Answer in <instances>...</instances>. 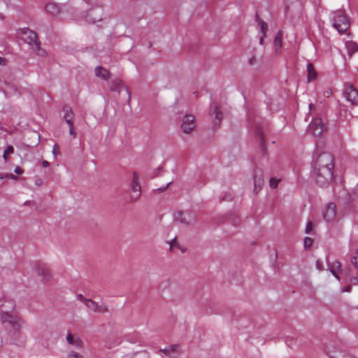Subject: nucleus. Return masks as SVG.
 I'll return each instance as SVG.
<instances>
[{"instance_id":"nucleus-39","label":"nucleus","mask_w":358,"mask_h":358,"mask_svg":"<svg viewBox=\"0 0 358 358\" xmlns=\"http://www.w3.org/2000/svg\"><path fill=\"white\" fill-rule=\"evenodd\" d=\"M77 299L80 300L81 302H83L85 305L86 303V301L89 300V299L85 298L83 294H79L77 295Z\"/></svg>"},{"instance_id":"nucleus-15","label":"nucleus","mask_w":358,"mask_h":358,"mask_svg":"<svg viewBox=\"0 0 358 358\" xmlns=\"http://www.w3.org/2000/svg\"><path fill=\"white\" fill-rule=\"evenodd\" d=\"M255 132L257 138L259 140L260 147L262 150L264 149V126L261 124L257 123L255 126Z\"/></svg>"},{"instance_id":"nucleus-28","label":"nucleus","mask_w":358,"mask_h":358,"mask_svg":"<svg viewBox=\"0 0 358 358\" xmlns=\"http://www.w3.org/2000/svg\"><path fill=\"white\" fill-rule=\"evenodd\" d=\"M40 45L41 43L38 42V43H36V45L32 48L36 52L37 55L40 57H45L47 55V52L43 48H41Z\"/></svg>"},{"instance_id":"nucleus-33","label":"nucleus","mask_w":358,"mask_h":358,"mask_svg":"<svg viewBox=\"0 0 358 358\" xmlns=\"http://www.w3.org/2000/svg\"><path fill=\"white\" fill-rule=\"evenodd\" d=\"M279 182H280V180H276L273 178H271L270 179V185L273 188H276Z\"/></svg>"},{"instance_id":"nucleus-27","label":"nucleus","mask_w":358,"mask_h":358,"mask_svg":"<svg viewBox=\"0 0 358 358\" xmlns=\"http://www.w3.org/2000/svg\"><path fill=\"white\" fill-rule=\"evenodd\" d=\"M256 17H257V20L258 21L259 26L260 27L262 34H263V36H266V31L268 29L267 23L266 22H264V20H261L257 14L256 15Z\"/></svg>"},{"instance_id":"nucleus-24","label":"nucleus","mask_w":358,"mask_h":358,"mask_svg":"<svg viewBox=\"0 0 358 358\" xmlns=\"http://www.w3.org/2000/svg\"><path fill=\"white\" fill-rule=\"evenodd\" d=\"M186 215L189 217L190 215L182 212H179L175 215V220L176 221L180 222L181 223L189 224L190 221L187 219Z\"/></svg>"},{"instance_id":"nucleus-11","label":"nucleus","mask_w":358,"mask_h":358,"mask_svg":"<svg viewBox=\"0 0 358 358\" xmlns=\"http://www.w3.org/2000/svg\"><path fill=\"white\" fill-rule=\"evenodd\" d=\"M22 40L25 43L31 45L32 48L36 45V43L40 42L38 39L37 34L29 29H24L22 31Z\"/></svg>"},{"instance_id":"nucleus-37","label":"nucleus","mask_w":358,"mask_h":358,"mask_svg":"<svg viewBox=\"0 0 358 358\" xmlns=\"http://www.w3.org/2000/svg\"><path fill=\"white\" fill-rule=\"evenodd\" d=\"M68 125L69 126V134L75 138L76 136V133L73 129V122L68 124Z\"/></svg>"},{"instance_id":"nucleus-25","label":"nucleus","mask_w":358,"mask_h":358,"mask_svg":"<svg viewBox=\"0 0 358 358\" xmlns=\"http://www.w3.org/2000/svg\"><path fill=\"white\" fill-rule=\"evenodd\" d=\"M345 46L348 52V55L351 56L353 53L358 50V45L353 41H348L345 43Z\"/></svg>"},{"instance_id":"nucleus-8","label":"nucleus","mask_w":358,"mask_h":358,"mask_svg":"<svg viewBox=\"0 0 358 358\" xmlns=\"http://www.w3.org/2000/svg\"><path fill=\"white\" fill-rule=\"evenodd\" d=\"M324 129V124H323L321 117H315L313 119L312 122L309 124V130L313 136L321 135Z\"/></svg>"},{"instance_id":"nucleus-50","label":"nucleus","mask_w":358,"mask_h":358,"mask_svg":"<svg viewBox=\"0 0 358 358\" xmlns=\"http://www.w3.org/2000/svg\"><path fill=\"white\" fill-rule=\"evenodd\" d=\"M265 37H266V36H263V34H262V36H260V38H259V43H260L261 45H263V43H264V38H265Z\"/></svg>"},{"instance_id":"nucleus-53","label":"nucleus","mask_w":358,"mask_h":358,"mask_svg":"<svg viewBox=\"0 0 358 358\" xmlns=\"http://www.w3.org/2000/svg\"><path fill=\"white\" fill-rule=\"evenodd\" d=\"M343 291L344 292H350V286L345 287Z\"/></svg>"},{"instance_id":"nucleus-17","label":"nucleus","mask_w":358,"mask_h":358,"mask_svg":"<svg viewBox=\"0 0 358 358\" xmlns=\"http://www.w3.org/2000/svg\"><path fill=\"white\" fill-rule=\"evenodd\" d=\"M121 343L120 338L113 336L107 338L105 342V347L108 349H112Z\"/></svg>"},{"instance_id":"nucleus-42","label":"nucleus","mask_w":358,"mask_h":358,"mask_svg":"<svg viewBox=\"0 0 358 358\" xmlns=\"http://www.w3.org/2000/svg\"><path fill=\"white\" fill-rule=\"evenodd\" d=\"M5 177L8 179H12L15 180H17V177L13 173H8L6 175Z\"/></svg>"},{"instance_id":"nucleus-18","label":"nucleus","mask_w":358,"mask_h":358,"mask_svg":"<svg viewBox=\"0 0 358 358\" xmlns=\"http://www.w3.org/2000/svg\"><path fill=\"white\" fill-rule=\"evenodd\" d=\"M45 10L52 16H57L60 13L59 7L55 3H47L45 6Z\"/></svg>"},{"instance_id":"nucleus-1","label":"nucleus","mask_w":358,"mask_h":358,"mask_svg":"<svg viewBox=\"0 0 358 358\" xmlns=\"http://www.w3.org/2000/svg\"><path fill=\"white\" fill-rule=\"evenodd\" d=\"M312 176L320 187L328 186L333 179L334 158L331 153L322 152L313 161Z\"/></svg>"},{"instance_id":"nucleus-21","label":"nucleus","mask_w":358,"mask_h":358,"mask_svg":"<svg viewBox=\"0 0 358 358\" xmlns=\"http://www.w3.org/2000/svg\"><path fill=\"white\" fill-rule=\"evenodd\" d=\"M307 72H308V82H311L316 79L317 73L314 69L313 65L311 63L307 64Z\"/></svg>"},{"instance_id":"nucleus-56","label":"nucleus","mask_w":358,"mask_h":358,"mask_svg":"<svg viewBox=\"0 0 358 358\" xmlns=\"http://www.w3.org/2000/svg\"><path fill=\"white\" fill-rule=\"evenodd\" d=\"M288 0H285V9L287 10L289 9V6L287 5Z\"/></svg>"},{"instance_id":"nucleus-51","label":"nucleus","mask_w":358,"mask_h":358,"mask_svg":"<svg viewBox=\"0 0 358 358\" xmlns=\"http://www.w3.org/2000/svg\"><path fill=\"white\" fill-rule=\"evenodd\" d=\"M86 2L88 3V4H92L94 3H96V0H87Z\"/></svg>"},{"instance_id":"nucleus-31","label":"nucleus","mask_w":358,"mask_h":358,"mask_svg":"<svg viewBox=\"0 0 358 358\" xmlns=\"http://www.w3.org/2000/svg\"><path fill=\"white\" fill-rule=\"evenodd\" d=\"M313 239L311 238H309V237H306L304 238V247L306 249L310 248L312 244H313Z\"/></svg>"},{"instance_id":"nucleus-5","label":"nucleus","mask_w":358,"mask_h":358,"mask_svg":"<svg viewBox=\"0 0 358 358\" xmlns=\"http://www.w3.org/2000/svg\"><path fill=\"white\" fill-rule=\"evenodd\" d=\"M343 94L352 105L358 106V90L352 84L345 85Z\"/></svg>"},{"instance_id":"nucleus-3","label":"nucleus","mask_w":358,"mask_h":358,"mask_svg":"<svg viewBox=\"0 0 358 358\" xmlns=\"http://www.w3.org/2000/svg\"><path fill=\"white\" fill-rule=\"evenodd\" d=\"M1 319L3 323H8L12 329H21L24 324V321L16 315H11L8 311L2 310L1 313Z\"/></svg>"},{"instance_id":"nucleus-23","label":"nucleus","mask_w":358,"mask_h":358,"mask_svg":"<svg viewBox=\"0 0 358 358\" xmlns=\"http://www.w3.org/2000/svg\"><path fill=\"white\" fill-rule=\"evenodd\" d=\"M37 273L43 277L42 280L43 282H47L51 277L50 271L43 267L37 268Z\"/></svg>"},{"instance_id":"nucleus-7","label":"nucleus","mask_w":358,"mask_h":358,"mask_svg":"<svg viewBox=\"0 0 358 358\" xmlns=\"http://www.w3.org/2000/svg\"><path fill=\"white\" fill-rule=\"evenodd\" d=\"M180 127L184 133L187 134L192 133L196 127L195 117L191 114L185 115Z\"/></svg>"},{"instance_id":"nucleus-9","label":"nucleus","mask_w":358,"mask_h":358,"mask_svg":"<svg viewBox=\"0 0 358 358\" xmlns=\"http://www.w3.org/2000/svg\"><path fill=\"white\" fill-rule=\"evenodd\" d=\"M131 189L132 192L131 193V201H136L141 196V185L138 182V176L136 173H134L133 181L131 184Z\"/></svg>"},{"instance_id":"nucleus-41","label":"nucleus","mask_w":358,"mask_h":358,"mask_svg":"<svg viewBox=\"0 0 358 358\" xmlns=\"http://www.w3.org/2000/svg\"><path fill=\"white\" fill-rule=\"evenodd\" d=\"M316 268L320 271L323 270V264L320 260L316 262Z\"/></svg>"},{"instance_id":"nucleus-48","label":"nucleus","mask_w":358,"mask_h":358,"mask_svg":"<svg viewBox=\"0 0 358 358\" xmlns=\"http://www.w3.org/2000/svg\"><path fill=\"white\" fill-rule=\"evenodd\" d=\"M42 165L44 167H48L50 166V163L48 161H46V160H43L42 162Z\"/></svg>"},{"instance_id":"nucleus-54","label":"nucleus","mask_w":358,"mask_h":358,"mask_svg":"<svg viewBox=\"0 0 358 358\" xmlns=\"http://www.w3.org/2000/svg\"><path fill=\"white\" fill-rule=\"evenodd\" d=\"M9 303H10L11 306H10V309L11 310H13L15 308V305H14V303L13 301H9Z\"/></svg>"},{"instance_id":"nucleus-49","label":"nucleus","mask_w":358,"mask_h":358,"mask_svg":"<svg viewBox=\"0 0 358 358\" xmlns=\"http://www.w3.org/2000/svg\"><path fill=\"white\" fill-rule=\"evenodd\" d=\"M171 183V182H169L164 187L159 188V190H160L161 192L165 191L168 188V187L170 185Z\"/></svg>"},{"instance_id":"nucleus-10","label":"nucleus","mask_w":358,"mask_h":358,"mask_svg":"<svg viewBox=\"0 0 358 358\" xmlns=\"http://www.w3.org/2000/svg\"><path fill=\"white\" fill-rule=\"evenodd\" d=\"M85 306L94 313L105 314L108 312L107 305L104 303L99 304L96 301L90 299L86 301Z\"/></svg>"},{"instance_id":"nucleus-22","label":"nucleus","mask_w":358,"mask_h":358,"mask_svg":"<svg viewBox=\"0 0 358 358\" xmlns=\"http://www.w3.org/2000/svg\"><path fill=\"white\" fill-rule=\"evenodd\" d=\"M273 45L275 47V51L277 54L280 52V49L282 48V32L280 31L276 34L274 41H273Z\"/></svg>"},{"instance_id":"nucleus-2","label":"nucleus","mask_w":358,"mask_h":358,"mask_svg":"<svg viewBox=\"0 0 358 358\" xmlns=\"http://www.w3.org/2000/svg\"><path fill=\"white\" fill-rule=\"evenodd\" d=\"M331 21L334 28L340 34L345 32L350 27L349 20L343 10H337L332 13Z\"/></svg>"},{"instance_id":"nucleus-38","label":"nucleus","mask_w":358,"mask_h":358,"mask_svg":"<svg viewBox=\"0 0 358 358\" xmlns=\"http://www.w3.org/2000/svg\"><path fill=\"white\" fill-rule=\"evenodd\" d=\"M75 339L73 338L71 334L69 333L66 336V341L69 344L72 345L74 342Z\"/></svg>"},{"instance_id":"nucleus-34","label":"nucleus","mask_w":358,"mask_h":358,"mask_svg":"<svg viewBox=\"0 0 358 358\" xmlns=\"http://www.w3.org/2000/svg\"><path fill=\"white\" fill-rule=\"evenodd\" d=\"M83 341L79 338H76L72 345L78 348H81L83 347Z\"/></svg>"},{"instance_id":"nucleus-40","label":"nucleus","mask_w":358,"mask_h":358,"mask_svg":"<svg viewBox=\"0 0 358 358\" xmlns=\"http://www.w3.org/2000/svg\"><path fill=\"white\" fill-rule=\"evenodd\" d=\"M52 153L54 155L59 154V147L57 144H55L52 148Z\"/></svg>"},{"instance_id":"nucleus-36","label":"nucleus","mask_w":358,"mask_h":358,"mask_svg":"<svg viewBox=\"0 0 358 358\" xmlns=\"http://www.w3.org/2000/svg\"><path fill=\"white\" fill-rule=\"evenodd\" d=\"M306 234H310L313 231V224L310 221L308 222L306 227Z\"/></svg>"},{"instance_id":"nucleus-12","label":"nucleus","mask_w":358,"mask_h":358,"mask_svg":"<svg viewBox=\"0 0 358 358\" xmlns=\"http://www.w3.org/2000/svg\"><path fill=\"white\" fill-rule=\"evenodd\" d=\"M336 206L334 203H329L327 205L324 213L323 217L327 222H333L336 216Z\"/></svg>"},{"instance_id":"nucleus-26","label":"nucleus","mask_w":358,"mask_h":358,"mask_svg":"<svg viewBox=\"0 0 358 358\" xmlns=\"http://www.w3.org/2000/svg\"><path fill=\"white\" fill-rule=\"evenodd\" d=\"M213 113L215 114L214 124L218 126L222 120V113L220 110L218 106L215 107Z\"/></svg>"},{"instance_id":"nucleus-46","label":"nucleus","mask_w":358,"mask_h":358,"mask_svg":"<svg viewBox=\"0 0 358 358\" xmlns=\"http://www.w3.org/2000/svg\"><path fill=\"white\" fill-rule=\"evenodd\" d=\"M14 172L16 174H22L23 173V170L22 169H20L19 166H16L14 170Z\"/></svg>"},{"instance_id":"nucleus-45","label":"nucleus","mask_w":358,"mask_h":358,"mask_svg":"<svg viewBox=\"0 0 358 358\" xmlns=\"http://www.w3.org/2000/svg\"><path fill=\"white\" fill-rule=\"evenodd\" d=\"M332 94V90L329 89L324 92V96L326 97H329Z\"/></svg>"},{"instance_id":"nucleus-44","label":"nucleus","mask_w":358,"mask_h":358,"mask_svg":"<svg viewBox=\"0 0 358 358\" xmlns=\"http://www.w3.org/2000/svg\"><path fill=\"white\" fill-rule=\"evenodd\" d=\"M331 273L334 275V277L336 278H337L338 280H340V278H339V275H338V271H334V268H329Z\"/></svg>"},{"instance_id":"nucleus-52","label":"nucleus","mask_w":358,"mask_h":358,"mask_svg":"<svg viewBox=\"0 0 358 358\" xmlns=\"http://www.w3.org/2000/svg\"><path fill=\"white\" fill-rule=\"evenodd\" d=\"M6 59L0 57V64H5Z\"/></svg>"},{"instance_id":"nucleus-35","label":"nucleus","mask_w":358,"mask_h":358,"mask_svg":"<svg viewBox=\"0 0 358 358\" xmlns=\"http://www.w3.org/2000/svg\"><path fill=\"white\" fill-rule=\"evenodd\" d=\"M68 358H83L78 352L71 351L68 355Z\"/></svg>"},{"instance_id":"nucleus-14","label":"nucleus","mask_w":358,"mask_h":358,"mask_svg":"<svg viewBox=\"0 0 358 358\" xmlns=\"http://www.w3.org/2000/svg\"><path fill=\"white\" fill-rule=\"evenodd\" d=\"M171 358H176L180 353V345L175 344L159 350Z\"/></svg>"},{"instance_id":"nucleus-55","label":"nucleus","mask_w":358,"mask_h":358,"mask_svg":"<svg viewBox=\"0 0 358 358\" xmlns=\"http://www.w3.org/2000/svg\"><path fill=\"white\" fill-rule=\"evenodd\" d=\"M310 110H313L315 108V106L313 103L309 104Z\"/></svg>"},{"instance_id":"nucleus-30","label":"nucleus","mask_w":358,"mask_h":358,"mask_svg":"<svg viewBox=\"0 0 358 358\" xmlns=\"http://www.w3.org/2000/svg\"><path fill=\"white\" fill-rule=\"evenodd\" d=\"M334 268V271H341V264L340 262L338 261H335L334 262L332 263V264L330 266V268Z\"/></svg>"},{"instance_id":"nucleus-20","label":"nucleus","mask_w":358,"mask_h":358,"mask_svg":"<svg viewBox=\"0 0 358 358\" xmlns=\"http://www.w3.org/2000/svg\"><path fill=\"white\" fill-rule=\"evenodd\" d=\"M63 112L64 113V117L66 120L67 124H70L73 122V118L74 114L73 113L72 108L69 105H64L62 108Z\"/></svg>"},{"instance_id":"nucleus-13","label":"nucleus","mask_w":358,"mask_h":358,"mask_svg":"<svg viewBox=\"0 0 358 358\" xmlns=\"http://www.w3.org/2000/svg\"><path fill=\"white\" fill-rule=\"evenodd\" d=\"M253 180L255 186L254 192L255 194H257L264 183L263 172L261 169H256L255 171Z\"/></svg>"},{"instance_id":"nucleus-47","label":"nucleus","mask_w":358,"mask_h":358,"mask_svg":"<svg viewBox=\"0 0 358 358\" xmlns=\"http://www.w3.org/2000/svg\"><path fill=\"white\" fill-rule=\"evenodd\" d=\"M255 62H256V58L255 56H252L249 59V63L250 65H253L255 63Z\"/></svg>"},{"instance_id":"nucleus-16","label":"nucleus","mask_w":358,"mask_h":358,"mask_svg":"<svg viewBox=\"0 0 358 358\" xmlns=\"http://www.w3.org/2000/svg\"><path fill=\"white\" fill-rule=\"evenodd\" d=\"M124 88L128 94V99H130V93L129 92L128 88L126 86H124L120 80H115L111 83L110 90L112 91H117L120 92L121 90Z\"/></svg>"},{"instance_id":"nucleus-32","label":"nucleus","mask_w":358,"mask_h":358,"mask_svg":"<svg viewBox=\"0 0 358 358\" xmlns=\"http://www.w3.org/2000/svg\"><path fill=\"white\" fill-rule=\"evenodd\" d=\"M352 263L355 268H358V249L356 250L355 255L352 257Z\"/></svg>"},{"instance_id":"nucleus-4","label":"nucleus","mask_w":358,"mask_h":358,"mask_svg":"<svg viewBox=\"0 0 358 358\" xmlns=\"http://www.w3.org/2000/svg\"><path fill=\"white\" fill-rule=\"evenodd\" d=\"M7 342L18 346H24L25 336L21 332V329H13L8 334Z\"/></svg>"},{"instance_id":"nucleus-43","label":"nucleus","mask_w":358,"mask_h":358,"mask_svg":"<svg viewBox=\"0 0 358 358\" xmlns=\"http://www.w3.org/2000/svg\"><path fill=\"white\" fill-rule=\"evenodd\" d=\"M178 243L176 241V238H175L171 243H170V249L172 250L173 247H178Z\"/></svg>"},{"instance_id":"nucleus-19","label":"nucleus","mask_w":358,"mask_h":358,"mask_svg":"<svg viewBox=\"0 0 358 358\" xmlns=\"http://www.w3.org/2000/svg\"><path fill=\"white\" fill-rule=\"evenodd\" d=\"M94 72L96 77L101 78L103 80H106L110 78V72L101 66H96Z\"/></svg>"},{"instance_id":"nucleus-29","label":"nucleus","mask_w":358,"mask_h":358,"mask_svg":"<svg viewBox=\"0 0 358 358\" xmlns=\"http://www.w3.org/2000/svg\"><path fill=\"white\" fill-rule=\"evenodd\" d=\"M14 152V148L12 145H9L3 152V157L5 161H7V155L13 154Z\"/></svg>"},{"instance_id":"nucleus-6","label":"nucleus","mask_w":358,"mask_h":358,"mask_svg":"<svg viewBox=\"0 0 358 358\" xmlns=\"http://www.w3.org/2000/svg\"><path fill=\"white\" fill-rule=\"evenodd\" d=\"M103 9L102 7L92 8L89 10L85 16L86 21L90 24H94L102 20Z\"/></svg>"}]
</instances>
